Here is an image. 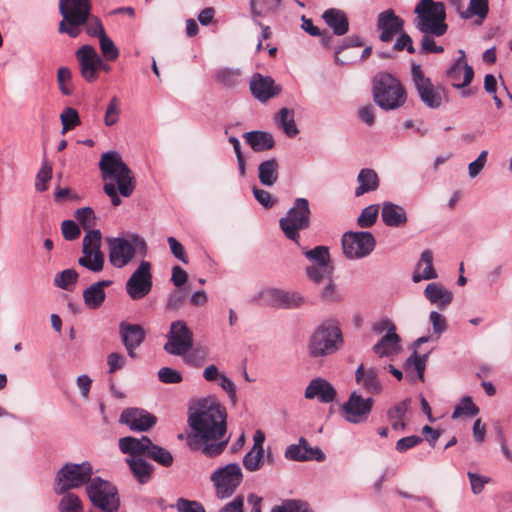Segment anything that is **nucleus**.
Returning <instances> with one entry per match:
<instances>
[{
    "instance_id": "nucleus-52",
    "label": "nucleus",
    "mask_w": 512,
    "mask_h": 512,
    "mask_svg": "<svg viewBox=\"0 0 512 512\" xmlns=\"http://www.w3.org/2000/svg\"><path fill=\"white\" fill-rule=\"evenodd\" d=\"M52 178V166L48 162H43L37 173L35 180V188L39 192L47 190L48 184Z\"/></svg>"
},
{
    "instance_id": "nucleus-40",
    "label": "nucleus",
    "mask_w": 512,
    "mask_h": 512,
    "mask_svg": "<svg viewBox=\"0 0 512 512\" xmlns=\"http://www.w3.org/2000/svg\"><path fill=\"white\" fill-rule=\"evenodd\" d=\"M126 461L133 475L140 483H145L149 480L151 475V467L147 462L135 457L128 458Z\"/></svg>"
},
{
    "instance_id": "nucleus-37",
    "label": "nucleus",
    "mask_w": 512,
    "mask_h": 512,
    "mask_svg": "<svg viewBox=\"0 0 512 512\" xmlns=\"http://www.w3.org/2000/svg\"><path fill=\"white\" fill-rule=\"evenodd\" d=\"M244 138L254 151L268 150L274 145L272 135L267 132H247L244 134Z\"/></svg>"
},
{
    "instance_id": "nucleus-53",
    "label": "nucleus",
    "mask_w": 512,
    "mask_h": 512,
    "mask_svg": "<svg viewBox=\"0 0 512 512\" xmlns=\"http://www.w3.org/2000/svg\"><path fill=\"white\" fill-rule=\"evenodd\" d=\"M100 49L103 57L108 61H115L119 57V50L114 44V42L107 36V34H103L99 39Z\"/></svg>"
},
{
    "instance_id": "nucleus-5",
    "label": "nucleus",
    "mask_w": 512,
    "mask_h": 512,
    "mask_svg": "<svg viewBox=\"0 0 512 512\" xmlns=\"http://www.w3.org/2000/svg\"><path fill=\"white\" fill-rule=\"evenodd\" d=\"M417 28L426 34L442 36L447 31L446 12L441 2L421 0L416 8Z\"/></svg>"
},
{
    "instance_id": "nucleus-38",
    "label": "nucleus",
    "mask_w": 512,
    "mask_h": 512,
    "mask_svg": "<svg viewBox=\"0 0 512 512\" xmlns=\"http://www.w3.org/2000/svg\"><path fill=\"white\" fill-rule=\"evenodd\" d=\"M489 1L488 0H470L467 9L460 12V17L463 19H472L477 17L479 22H482L488 15Z\"/></svg>"
},
{
    "instance_id": "nucleus-3",
    "label": "nucleus",
    "mask_w": 512,
    "mask_h": 512,
    "mask_svg": "<svg viewBox=\"0 0 512 512\" xmlns=\"http://www.w3.org/2000/svg\"><path fill=\"white\" fill-rule=\"evenodd\" d=\"M373 99L384 110L402 107L407 100V92L402 83L393 75L381 72L373 80Z\"/></svg>"
},
{
    "instance_id": "nucleus-25",
    "label": "nucleus",
    "mask_w": 512,
    "mask_h": 512,
    "mask_svg": "<svg viewBox=\"0 0 512 512\" xmlns=\"http://www.w3.org/2000/svg\"><path fill=\"white\" fill-rule=\"evenodd\" d=\"M59 11L63 18L88 19L91 11L90 0H60Z\"/></svg>"
},
{
    "instance_id": "nucleus-8",
    "label": "nucleus",
    "mask_w": 512,
    "mask_h": 512,
    "mask_svg": "<svg viewBox=\"0 0 512 512\" xmlns=\"http://www.w3.org/2000/svg\"><path fill=\"white\" fill-rule=\"evenodd\" d=\"M210 479L214 485L218 498L226 499L234 494L243 480L241 467L237 463H230L215 470Z\"/></svg>"
},
{
    "instance_id": "nucleus-62",
    "label": "nucleus",
    "mask_w": 512,
    "mask_h": 512,
    "mask_svg": "<svg viewBox=\"0 0 512 512\" xmlns=\"http://www.w3.org/2000/svg\"><path fill=\"white\" fill-rule=\"evenodd\" d=\"M208 351L205 348H195L185 356V362L192 366H200L207 358Z\"/></svg>"
},
{
    "instance_id": "nucleus-57",
    "label": "nucleus",
    "mask_w": 512,
    "mask_h": 512,
    "mask_svg": "<svg viewBox=\"0 0 512 512\" xmlns=\"http://www.w3.org/2000/svg\"><path fill=\"white\" fill-rule=\"evenodd\" d=\"M271 512H309L308 504L298 500H286L275 506Z\"/></svg>"
},
{
    "instance_id": "nucleus-17",
    "label": "nucleus",
    "mask_w": 512,
    "mask_h": 512,
    "mask_svg": "<svg viewBox=\"0 0 512 512\" xmlns=\"http://www.w3.org/2000/svg\"><path fill=\"white\" fill-rule=\"evenodd\" d=\"M81 76L87 82H95L98 79V65L100 56L91 45H83L76 51Z\"/></svg>"
},
{
    "instance_id": "nucleus-16",
    "label": "nucleus",
    "mask_w": 512,
    "mask_h": 512,
    "mask_svg": "<svg viewBox=\"0 0 512 512\" xmlns=\"http://www.w3.org/2000/svg\"><path fill=\"white\" fill-rule=\"evenodd\" d=\"M152 289L151 263L142 261L126 282V292L133 300L144 298Z\"/></svg>"
},
{
    "instance_id": "nucleus-55",
    "label": "nucleus",
    "mask_w": 512,
    "mask_h": 512,
    "mask_svg": "<svg viewBox=\"0 0 512 512\" xmlns=\"http://www.w3.org/2000/svg\"><path fill=\"white\" fill-rule=\"evenodd\" d=\"M120 103L116 96H113L106 108L104 123L106 126H113L119 121Z\"/></svg>"
},
{
    "instance_id": "nucleus-19",
    "label": "nucleus",
    "mask_w": 512,
    "mask_h": 512,
    "mask_svg": "<svg viewBox=\"0 0 512 512\" xmlns=\"http://www.w3.org/2000/svg\"><path fill=\"white\" fill-rule=\"evenodd\" d=\"M156 417L140 408L125 409L120 416V422L134 431H146L156 423Z\"/></svg>"
},
{
    "instance_id": "nucleus-13",
    "label": "nucleus",
    "mask_w": 512,
    "mask_h": 512,
    "mask_svg": "<svg viewBox=\"0 0 512 512\" xmlns=\"http://www.w3.org/2000/svg\"><path fill=\"white\" fill-rule=\"evenodd\" d=\"M164 345L166 352L176 356H183L193 345V333L183 321L171 323L170 331Z\"/></svg>"
},
{
    "instance_id": "nucleus-4",
    "label": "nucleus",
    "mask_w": 512,
    "mask_h": 512,
    "mask_svg": "<svg viewBox=\"0 0 512 512\" xmlns=\"http://www.w3.org/2000/svg\"><path fill=\"white\" fill-rule=\"evenodd\" d=\"M108 258L115 268L127 266L139 251L145 253L147 249L144 238L138 234H128L126 237L107 238Z\"/></svg>"
},
{
    "instance_id": "nucleus-21",
    "label": "nucleus",
    "mask_w": 512,
    "mask_h": 512,
    "mask_svg": "<svg viewBox=\"0 0 512 512\" xmlns=\"http://www.w3.org/2000/svg\"><path fill=\"white\" fill-rule=\"evenodd\" d=\"M459 53L461 56L447 71V76L451 80L454 87L463 88L471 83L474 76V71L472 67L467 64L464 51L460 50Z\"/></svg>"
},
{
    "instance_id": "nucleus-14",
    "label": "nucleus",
    "mask_w": 512,
    "mask_h": 512,
    "mask_svg": "<svg viewBox=\"0 0 512 512\" xmlns=\"http://www.w3.org/2000/svg\"><path fill=\"white\" fill-rule=\"evenodd\" d=\"M373 405L374 400L372 398H363L357 391H354L350 394L348 400L343 403L341 414L347 422L363 423L368 420Z\"/></svg>"
},
{
    "instance_id": "nucleus-9",
    "label": "nucleus",
    "mask_w": 512,
    "mask_h": 512,
    "mask_svg": "<svg viewBox=\"0 0 512 512\" xmlns=\"http://www.w3.org/2000/svg\"><path fill=\"white\" fill-rule=\"evenodd\" d=\"M341 332L333 324L320 325L311 337L309 352L313 357L324 356L334 352L341 343Z\"/></svg>"
},
{
    "instance_id": "nucleus-46",
    "label": "nucleus",
    "mask_w": 512,
    "mask_h": 512,
    "mask_svg": "<svg viewBox=\"0 0 512 512\" xmlns=\"http://www.w3.org/2000/svg\"><path fill=\"white\" fill-rule=\"evenodd\" d=\"M75 218L80 223L86 233L94 230L93 227L97 225V217L90 207L80 208L75 211Z\"/></svg>"
},
{
    "instance_id": "nucleus-36",
    "label": "nucleus",
    "mask_w": 512,
    "mask_h": 512,
    "mask_svg": "<svg viewBox=\"0 0 512 512\" xmlns=\"http://www.w3.org/2000/svg\"><path fill=\"white\" fill-rule=\"evenodd\" d=\"M357 180L359 186L355 190L356 196H361L367 192L374 191L379 185L377 173L372 169H362L358 174Z\"/></svg>"
},
{
    "instance_id": "nucleus-1",
    "label": "nucleus",
    "mask_w": 512,
    "mask_h": 512,
    "mask_svg": "<svg viewBox=\"0 0 512 512\" xmlns=\"http://www.w3.org/2000/svg\"><path fill=\"white\" fill-rule=\"evenodd\" d=\"M192 434L188 444L194 450L214 457L225 449L228 438L226 433V411L219 403L212 401L201 405L200 409L189 417Z\"/></svg>"
},
{
    "instance_id": "nucleus-35",
    "label": "nucleus",
    "mask_w": 512,
    "mask_h": 512,
    "mask_svg": "<svg viewBox=\"0 0 512 512\" xmlns=\"http://www.w3.org/2000/svg\"><path fill=\"white\" fill-rule=\"evenodd\" d=\"M279 165L275 159L262 162L258 167V177L265 186H272L278 180Z\"/></svg>"
},
{
    "instance_id": "nucleus-64",
    "label": "nucleus",
    "mask_w": 512,
    "mask_h": 512,
    "mask_svg": "<svg viewBox=\"0 0 512 512\" xmlns=\"http://www.w3.org/2000/svg\"><path fill=\"white\" fill-rule=\"evenodd\" d=\"M429 319L433 326V331L438 338L447 328L446 318L442 314L432 311L429 315Z\"/></svg>"
},
{
    "instance_id": "nucleus-61",
    "label": "nucleus",
    "mask_w": 512,
    "mask_h": 512,
    "mask_svg": "<svg viewBox=\"0 0 512 512\" xmlns=\"http://www.w3.org/2000/svg\"><path fill=\"white\" fill-rule=\"evenodd\" d=\"M62 235L65 240L72 241L80 236L79 226L72 220H65L61 224Z\"/></svg>"
},
{
    "instance_id": "nucleus-31",
    "label": "nucleus",
    "mask_w": 512,
    "mask_h": 512,
    "mask_svg": "<svg viewBox=\"0 0 512 512\" xmlns=\"http://www.w3.org/2000/svg\"><path fill=\"white\" fill-rule=\"evenodd\" d=\"M428 353L420 355L416 350L413 354L406 360L404 364V369L406 372V376L410 378V380H424V371L426 367Z\"/></svg>"
},
{
    "instance_id": "nucleus-49",
    "label": "nucleus",
    "mask_w": 512,
    "mask_h": 512,
    "mask_svg": "<svg viewBox=\"0 0 512 512\" xmlns=\"http://www.w3.org/2000/svg\"><path fill=\"white\" fill-rule=\"evenodd\" d=\"M479 413V408L473 403L471 397H463L460 403L455 407L452 418L456 419L462 416H475Z\"/></svg>"
},
{
    "instance_id": "nucleus-18",
    "label": "nucleus",
    "mask_w": 512,
    "mask_h": 512,
    "mask_svg": "<svg viewBox=\"0 0 512 512\" xmlns=\"http://www.w3.org/2000/svg\"><path fill=\"white\" fill-rule=\"evenodd\" d=\"M249 88L253 97L261 102H265L281 92V87L270 76H264L260 73L251 77Z\"/></svg>"
},
{
    "instance_id": "nucleus-26",
    "label": "nucleus",
    "mask_w": 512,
    "mask_h": 512,
    "mask_svg": "<svg viewBox=\"0 0 512 512\" xmlns=\"http://www.w3.org/2000/svg\"><path fill=\"white\" fill-rule=\"evenodd\" d=\"M355 378L356 382L370 394H379L382 391V385L373 368L365 369L361 364L356 370Z\"/></svg>"
},
{
    "instance_id": "nucleus-51",
    "label": "nucleus",
    "mask_w": 512,
    "mask_h": 512,
    "mask_svg": "<svg viewBox=\"0 0 512 512\" xmlns=\"http://www.w3.org/2000/svg\"><path fill=\"white\" fill-rule=\"evenodd\" d=\"M264 450L251 449L243 458V465L248 471H257L263 465Z\"/></svg>"
},
{
    "instance_id": "nucleus-39",
    "label": "nucleus",
    "mask_w": 512,
    "mask_h": 512,
    "mask_svg": "<svg viewBox=\"0 0 512 512\" xmlns=\"http://www.w3.org/2000/svg\"><path fill=\"white\" fill-rule=\"evenodd\" d=\"M410 400L405 399L399 403H397L395 406H393L388 411V419L391 423V426L394 430H404L406 425L403 421L408 408H409Z\"/></svg>"
},
{
    "instance_id": "nucleus-42",
    "label": "nucleus",
    "mask_w": 512,
    "mask_h": 512,
    "mask_svg": "<svg viewBox=\"0 0 512 512\" xmlns=\"http://www.w3.org/2000/svg\"><path fill=\"white\" fill-rule=\"evenodd\" d=\"M88 19H80V18H63V20L59 23V32L66 33L71 38H76L81 33V26L87 23Z\"/></svg>"
},
{
    "instance_id": "nucleus-24",
    "label": "nucleus",
    "mask_w": 512,
    "mask_h": 512,
    "mask_svg": "<svg viewBox=\"0 0 512 512\" xmlns=\"http://www.w3.org/2000/svg\"><path fill=\"white\" fill-rule=\"evenodd\" d=\"M307 399L317 398L320 402L330 403L336 397V391L333 386L322 378L313 379L305 390Z\"/></svg>"
},
{
    "instance_id": "nucleus-54",
    "label": "nucleus",
    "mask_w": 512,
    "mask_h": 512,
    "mask_svg": "<svg viewBox=\"0 0 512 512\" xmlns=\"http://www.w3.org/2000/svg\"><path fill=\"white\" fill-rule=\"evenodd\" d=\"M304 254L315 265H329L330 255L328 248L325 246H317L312 250L305 251Z\"/></svg>"
},
{
    "instance_id": "nucleus-32",
    "label": "nucleus",
    "mask_w": 512,
    "mask_h": 512,
    "mask_svg": "<svg viewBox=\"0 0 512 512\" xmlns=\"http://www.w3.org/2000/svg\"><path fill=\"white\" fill-rule=\"evenodd\" d=\"M110 280L99 281L92 284L83 292L85 305L90 309L99 308L105 300L104 288L111 285Z\"/></svg>"
},
{
    "instance_id": "nucleus-7",
    "label": "nucleus",
    "mask_w": 512,
    "mask_h": 512,
    "mask_svg": "<svg viewBox=\"0 0 512 512\" xmlns=\"http://www.w3.org/2000/svg\"><path fill=\"white\" fill-rule=\"evenodd\" d=\"M309 204L304 198H298L294 206L289 209L286 217L280 220V227L285 236L298 243L299 230L306 229L309 226Z\"/></svg>"
},
{
    "instance_id": "nucleus-12",
    "label": "nucleus",
    "mask_w": 512,
    "mask_h": 512,
    "mask_svg": "<svg viewBox=\"0 0 512 512\" xmlns=\"http://www.w3.org/2000/svg\"><path fill=\"white\" fill-rule=\"evenodd\" d=\"M411 75L414 86L422 102L430 108H438L442 103V94L427 77L419 64L413 63Z\"/></svg>"
},
{
    "instance_id": "nucleus-60",
    "label": "nucleus",
    "mask_w": 512,
    "mask_h": 512,
    "mask_svg": "<svg viewBox=\"0 0 512 512\" xmlns=\"http://www.w3.org/2000/svg\"><path fill=\"white\" fill-rule=\"evenodd\" d=\"M158 378L162 383L177 384L182 381V375L175 369L163 367L158 371Z\"/></svg>"
},
{
    "instance_id": "nucleus-48",
    "label": "nucleus",
    "mask_w": 512,
    "mask_h": 512,
    "mask_svg": "<svg viewBox=\"0 0 512 512\" xmlns=\"http://www.w3.org/2000/svg\"><path fill=\"white\" fill-rule=\"evenodd\" d=\"M60 120L62 123V134H65L67 131L74 129L81 123L77 110L71 107H67L63 110L60 115Z\"/></svg>"
},
{
    "instance_id": "nucleus-2",
    "label": "nucleus",
    "mask_w": 512,
    "mask_h": 512,
    "mask_svg": "<svg viewBox=\"0 0 512 512\" xmlns=\"http://www.w3.org/2000/svg\"><path fill=\"white\" fill-rule=\"evenodd\" d=\"M99 165L105 181L104 191L110 197L112 204L118 206L121 200L117 189L124 197H129L134 191L135 182L132 172L116 152L104 153Z\"/></svg>"
},
{
    "instance_id": "nucleus-11",
    "label": "nucleus",
    "mask_w": 512,
    "mask_h": 512,
    "mask_svg": "<svg viewBox=\"0 0 512 512\" xmlns=\"http://www.w3.org/2000/svg\"><path fill=\"white\" fill-rule=\"evenodd\" d=\"M87 494L92 504L105 512H115L119 507L117 489L100 478L91 481Z\"/></svg>"
},
{
    "instance_id": "nucleus-10",
    "label": "nucleus",
    "mask_w": 512,
    "mask_h": 512,
    "mask_svg": "<svg viewBox=\"0 0 512 512\" xmlns=\"http://www.w3.org/2000/svg\"><path fill=\"white\" fill-rule=\"evenodd\" d=\"M92 475L90 463L67 464L59 472L56 478L55 492L60 494L70 489L78 488L87 483Z\"/></svg>"
},
{
    "instance_id": "nucleus-50",
    "label": "nucleus",
    "mask_w": 512,
    "mask_h": 512,
    "mask_svg": "<svg viewBox=\"0 0 512 512\" xmlns=\"http://www.w3.org/2000/svg\"><path fill=\"white\" fill-rule=\"evenodd\" d=\"M307 275L310 280L317 284H321L328 280L332 275V267L330 265H314L307 268Z\"/></svg>"
},
{
    "instance_id": "nucleus-23",
    "label": "nucleus",
    "mask_w": 512,
    "mask_h": 512,
    "mask_svg": "<svg viewBox=\"0 0 512 512\" xmlns=\"http://www.w3.org/2000/svg\"><path fill=\"white\" fill-rule=\"evenodd\" d=\"M285 456L295 461H323L325 459V454L319 448L310 447L304 439H301L297 445L289 446Z\"/></svg>"
},
{
    "instance_id": "nucleus-63",
    "label": "nucleus",
    "mask_w": 512,
    "mask_h": 512,
    "mask_svg": "<svg viewBox=\"0 0 512 512\" xmlns=\"http://www.w3.org/2000/svg\"><path fill=\"white\" fill-rule=\"evenodd\" d=\"M86 25V33L90 36H97L99 39L106 34L104 27L99 18L89 15Z\"/></svg>"
},
{
    "instance_id": "nucleus-28",
    "label": "nucleus",
    "mask_w": 512,
    "mask_h": 512,
    "mask_svg": "<svg viewBox=\"0 0 512 512\" xmlns=\"http://www.w3.org/2000/svg\"><path fill=\"white\" fill-rule=\"evenodd\" d=\"M437 273L433 266V255L430 250L422 252L420 260L418 261L415 271L412 276L414 282H420L422 280L435 279Z\"/></svg>"
},
{
    "instance_id": "nucleus-20",
    "label": "nucleus",
    "mask_w": 512,
    "mask_h": 512,
    "mask_svg": "<svg viewBox=\"0 0 512 512\" xmlns=\"http://www.w3.org/2000/svg\"><path fill=\"white\" fill-rule=\"evenodd\" d=\"M377 27L381 32V41L390 42L396 34L402 31L403 20L389 9L379 14Z\"/></svg>"
},
{
    "instance_id": "nucleus-30",
    "label": "nucleus",
    "mask_w": 512,
    "mask_h": 512,
    "mask_svg": "<svg viewBox=\"0 0 512 512\" xmlns=\"http://www.w3.org/2000/svg\"><path fill=\"white\" fill-rule=\"evenodd\" d=\"M381 217L383 222L390 227H401L407 223L404 208L391 202H385L383 204Z\"/></svg>"
},
{
    "instance_id": "nucleus-47",
    "label": "nucleus",
    "mask_w": 512,
    "mask_h": 512,
    "mask_svg": "<svg viewBox=\"0 0 512 512\" xmlns=\"http://www.w3.org/2000/svg\"><path fill=\"white\" fill-rule=\"evenodd\" d=\"M57 82L63 95L69 96L74 92L71 70L67 67H60L57 71Z\"/></svg>"
},
{
    "instance_id": "nucleus-15",
    "label": "nucleus",
    "mask_w": 512,
    "mask_h": 512,
    "mask_svg": "<svg viewBox=\"0 0 512 512\" xmlns=\"http://www.w3.org/2000/svg\"><path fill=\"white\" fill-rule=\"evenodd\" d=\"M344 254L350 259L365 257L375 247V239L369 232H349L342 238Z\"/></svg>"
},
{
    "instance_id": "nucleus-33",
    "label": "nucleus",
    "mask_w": 512,
    "mask_h": 512,
    "mask_svg": "<svg viewBox=\"0 0 512 512\" xmlns=\"http://www.w3.org/2000/svg\"><path fill=\"white\" fill-rule=\"evenodd\" d=\"M325 23L336 35H344L348 31V20L344 12L338 9H328L323 13Z\"/></svg>"
},
{
    "instance_id": "nucleus-58",
    "label": "nucleus",
    "mask_w": 512,
    "mask_h": 512,
    "mask_svg": "<svg viewBox=\"0 0 512 512\" xmlns=\"http://www.w3.org/2000/svg\"><path fill=\"white\" fill-rule=\"evenodd\" d=\"M78 279V273L74 269H66L55 276V285L62 288L68 289L70 285L76 283Z\"/></svg>"
},
{
    "instance_id": "nucleus-44",
    "label": "nucleus",
    "mask_w": 512,
    "mask_h": 512,
    "mask_svg": "<svg viewBox=\"0 0 512 512\" xmlns=\"http://www.w3.org/2000/svg\"><path fill=\"white\" fill-rule=\"evenodd\" d=\"M281 0H251V12L255 16H265L280 6Z\"/></svg>"
},
{
    "instance_id": "nucleus-45",
    "label": "nucleus",
    "mask_w": 512,
    "mask_h": 512,
    "mask_svg": "<svg viewBox=\"0 0 512 512\" xmlns=\"http://www.w3.org/2000/svg\"><path fill=\"white\" fill-rule=\"evenodd\" d=\"M278 121L284 132L289 137H293L298 134L299 131L294 122V113L292 110L282 108L278 115Z\"/></svg>"
},
{
    "instance_id": "nucleus-56",
    "label": "nucleus",
    "mask_w": 512,
    "mask_h": 512,
    "mask_svg": "<svg viewBox=\"0 0 512 512\" xmlns=\"http://www.w3.org/2000/svg\"><path fill=\"white\" fill-rule=\"evenodd\" d=\"M153 460L164 465L170 466L173 462V457L166 449L156 446L152 443V446L148 449L147 453Z\"/></svg>"
},
{
    "instance_id": "nucleus-22",
    "label": "nucleus",
    "mask_w": 512,
    "mask_h": 512,
    "mask_svg": "<svg viewBox=\"0 0 512 512\" xmlns=\"http://www.w3.org/2000/svg\"><path fill=\"white\" fill-rule=\"evenodd\" d=\"M120 334L129 356L135 358L137 356L135 352L136 348L139 347L145 339L143 328L138 324L122 322L120 324Z\"/></svg>"
},
{
    "instance_id": "nucleus-41",
    "label": "nucleus",
    "mask_w": 512,
    "mask_h": 512,
    "mask_svg": "<svg viewBox=\"0 0 512 512\" xmlns=\"http://www.w3.org/2000/svg\"><path fill=\"white\" fill-rule=\"evenodd\" d=\"M215 79L220 85L232 88L241 82V72L239 69L224 68L216 73Z\"/></svg>"
},
{
    "instance_id": "nucleus-34",
    "label": "nucleus",
    "mask_w": 512,
    "mask_h": 512,
    "mask_svg": "<svg viewBox=\"0 0 512 512\" xmlns=\"http://www.w3.org/2000/svg\"><path fill=\"white\" fill-rule=\"evenodd\" d=\"M400 350V337L396 331L386 333L381 340L374 345L373 351L379 357L392 356Z\"/></svg>"
},
{
    "instance_id": "nucleus-59",
    "label": "nucleus",
    "mask_w": 512,
    "mask_h": 512,
    "mask_svg": "<svg viewBox=\"0 0 512 512\" xmlns=\"http://www.w3.org/2000/svg\"><path fill=\"white\" fill-rule=\"evenodd\" d=\"M378 212L379 209L377 205H370L366 207L358 218L359 226L363 228L372 226L377 220Z\"/></svg>"
},
{
    "instance_id": "nucleus-6",
    "label": "nucleus",
    "mask_w": 512,
    "mask_h": 512,
    "mask_svg": "<svg viewBox=\"0 0 512 512\" xmlns=\"http://www.w3.org/2000/svg\"><path fill=\"white\" fill-rule=\"evenodd\" d=\"M102 234L99 230L88 231L82 243V255L78 259L80 266L91 272H100L104 268L105 257L101 251Z\"/></svg>"
},
{
    "instance_id": "nucleus-43",
    "label": "nucleus",
    "mask_w": 512,
    "mask_h": 512,
    "mask_svg": "<svg viewBox=\"0 0 512 512\" xmlns=\"http://www.w3.org/2000/svg\"><path fill=\"white\" fill-rule=\"evenodd\" d=\"M58 504L60 512H83L80 498L74 493L64 492Z\"/></svg>"
},
{
    "instance_id": "nucleus-27",
    "label": "nucleus",
    "mask_w": 512,
    "mask_h": 512,
    "mask_svg": "<svg viewBox=\"0 0 512 512\" xmlns=\"http://www.w3.org/2000/svg\"><path fill=\"white\" fill-rule=\"evenodd\" d=\"M424 294L431 304L436 305L440 309L447 307L453 299L452 292L438 283L428 284Z\"/></svg>"
},
{
    "instance_id": "nucleus-29",
    "label": "nucleus",
    "mask_w": 512,
    "mask_h": 512,
    "mask_svg": "<svg viewBox=\"0 0 512 512\" xmlns=\"http://www.w3.org/2000/svg\"><path fill=\"white\" fill-rule=\"evenodd\" d=\"M152 446L151 440L142 436L141 438L124 437L119 440V448L122 453L137 456L147 454L148 449Z\"/></svg>"
}]
</instances>
